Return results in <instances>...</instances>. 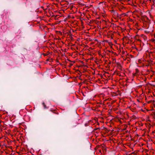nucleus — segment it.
Returning <instances> with one entry per match:
<instances>
[{
  "mask_svg": "<svg viewBox=\"0 0 155 155\" xmlns=\"http://www.w3.org/2000/svg\"><path fill=\"white\" fill-rule=\"evenodd\" d=\"M42 104L45 109L48 108V107H46V105L45 104V103L44 102H43L42 103Z\"/></svg>",
  "mask_w": 155,
  "mask_h": 155,
  "instance_id": "f257e3e1",
  "label": "nucleus"
},
{
  "mask_svg": "<svg viewBox=\"0 0 155 155\" xmlns=\"http://www.w3.org/2000/svg\"><path fill=\"white\" fill-rule=\"evenodd\" d=\"M118 65V67L119 68H120L121 67V65L120 63H117V64Z\"/></svg>",
  "mask_w": 155,
  "mask_h": 155,
  "instance_id": "f03ea898",
  "label": "nucleus"
},
{
  "mask_svg": "<svg viewBox=\"0 0 155 155\" xmlns=\"http://www.w3.org/2000/svg\"><path fill=\"white\" fill-rule=\"evenodd\" d=\"M151 102H154V100H153V101H152L151 100L150 101H149L147 102H148V103H150Z\"/></svg>",
  "mask_w": 155,
  "mask_h": 155,
  "instance_id": "7ed1b4c3",
  "label": "nucleus"
},
{
  "mask_svg": "<svg viewBox=\"0 0 155 155\" xmlns=\"http://www.w3.org/2000/svg\"><path fill=\"white\" fill-rule=\"evenodd\" d=\"M136 72H138V69H137V68L136 69Z\"/></svg>",
  "mask_w": 155,
  "mask_h": 155,
  "instance_id": "20e7f679",
  "label": "nucleus"
},
{
  "mask_svg": "<svg viewBox=\"0 0 155 155\" xmlns=\"http://www.w3.org/2000/svg\"><path fill=\"white\" fill-rule=\"evenodd\" d=\"M112 11L114 12L115 14L116 13H117V12H116L115 11H114V10H113Z\"/></svg>",
  "mask_w": 155,
  "mask_h": 155,
  "instance_id": "39448f33",
  "label": "nucleus"
},
{
  "mask_svg": "<svg viewBox=\"0 0 155 155\" xmlns=\"http://www.w3.org/2000/svg\"><path fill=\"white\" fill-rule=\"evenodd\" d=\"M153 114H154V115H155V112H153Z\"/></svg>",
  "mask_w": 155,
  "mask_h": 155,
  "instance_id": "423d86ee",
  "label": "nucleus"
},
{
  "mask_svg": "<svg viewBox=\"0 0 155 155\" xmlns=\"http://www.w3.org/2000/svg\"><path fill=\"white\" fill-rule=\"evenodd\" d=\"M72 64H70V67H71V66H72Z\"/></svg>",
  "mask_w": 155,
  "mask_h": 155,
  "instance_id": "0eeeda50",
  "label": "nucleus"
},
{
  "mask_svg": "<svg viewBox=\"0 0 155 155\" xmlns=\"http://www.w3.org/2000/svg\"><path fill=\"white\" fill-rule=\"evenodd\" d=\"M146 17L147 19H148V18L147 17Z\"/></svg>",
  "mask_w": 155,
  "mask_h": 155,
  "instance_id": "6e6552de",
  "label": "nucleus"
},
{
  "mask_svg": "<svg viewBox=\"0 0 155 155\" xmlns=\"http://www.w3.org/2000/svg\"><path fill=\"white\" fill-rule=\"evenodd\" d=\"M148 155V153H147V155Z\"/></svg>",
  "mask_w": 155,
  "mask_h": 155,
  "instance_id": "1a4fd4ad",
  "label": "nucleus"
},
{
  "mask_svg": "<svg viewBox=\"0 0 155 155\" xmlns=\"http://www.w3.org/2000/svg\"><path fill=\"white\" fill-rule=\"evenodd\" d=\"M110 62H109V64H110Z\"/></svg>",
  "mask_w": 155,
  "mask_h": 155,
  "instance_id": "9d476101",
  "label": "nucleus"
},
{
  "mask_svg": "<svg viewBox=\"0 0 155 155\" xmlns=\"http://www.w3.org/2000/svg\"><path fill=\"white\" fill-rule=\"evenodd\" d=\"M65 2H68V1H65Z\"/></svg>",
  "mask_w": 155,
  "mask_h": 155,
  "instance_id": "9b49d317",
  "label": "nucleus"
},
{
  "mask_svg": "<svg viewBox=\"0 0 155 155\" xmlns=\"http://www.w3.org/2000/svg\"><path fill=\"white\" fill-rule=\"evenodd\" d=\"M129 155H130V154H129Z\"/></svg>",
  "mask_w": 155,
  "mask_h": 155,
  "instance_id": "f8f14e48",
  "label": "nucleus"
}]
</instances>
